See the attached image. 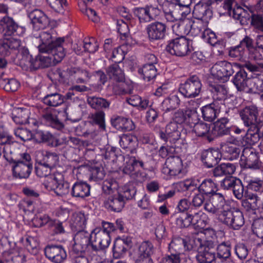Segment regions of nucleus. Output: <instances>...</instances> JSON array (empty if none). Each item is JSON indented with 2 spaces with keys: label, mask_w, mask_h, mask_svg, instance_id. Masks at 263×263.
<instances>
[{
  "label": "nucleus",
  "mask_w": 263,
  "mask_h": 263,
  "mask_svg": "<svg viewBox=\"0 0 263 263\" xmlns=\"http://www.w3.org/2000/svg\"><path fill=\"white\" fill-rule=\"evenodd\" d=\"M39 37L41 42L37 46L39 52L52 54L54 63L57 64L60 63L65 56L63 47L64 39L58 37L54 40L48 31L41 32Z\"/></svg>",
  "instance_id": "f257e3e1"
},
{
  "label": "nucleus",
  "mask_w": 263,
  "mask_h": 263,
  "mask_svg": "<svg viewBox=\"0 0 263 263\" xmlns=\"http://www.w3.org/2000/svg\"><path fill=\"white\" fill-rule=\"evenodd\" d=\"M11 160L13 176L20 179L28 178L33 168L30 155L27 153H20L19 157L12 159Z\"/></svg>",
  "instance_id": "f03ea898"
},
{
  "label": "nucleus",
  "mask_w": 263,
  "mask_h": 263,
  "mask_svg": "<svg viewBox=\"0 0 263 263\" xmlns=\"http://www.w3.org/2000/svg\"><path fill=\"white\" fill-rule=\"evenodd\" d=\"M219 220L229 228L235 230L240 229L245 223L242 213L234 209L223 210L219 215Z\"/></svg>",
  "instance_id": "7ed1b4c3"
},
{
  "label": "nucleus",
  "mask_w": 263,
  "mask_h": 263,
  "mask_svg": "<svg viewBox=\"0 0 263 263\" xmlns=\"http://www.w3.org/2000/svg\"><path fill=\"white\" fill-rule=\"evenodd\" d=\"M192 41L185 37H178L168 42L166 50L172 55L183 57L193 50Z\"/></svg>",
  "instance_id": "20e7f679"
},
{
  "label": "nucleus",
  "mask_w": 263,
  "mask_h": 263,
  "mask_svg": "<svg viewBox=\"0 0 263 263\" xmlns=\"http://www.w3.org/2000/svg\"><path fill=\"white\" fill-rule=\"evenodd\" d=\"M201 87L199 78L196 75H193L180 85L179 91L186 98H195L200 93Z\"/></svg>",
  "instance_id": "39448f33"
},
{
  "label": "nucleus",
  "mask_w": 263,
  "mask_h": 263,
  "mask_svg": "<svg viewBox=\"0 0 263 263\" xmlns=\"http://www.w3.org/2000/svg\"><path fill=\"white\" fill-rule=\"evenodd\" d=\"M260 109L254 104L247 105L239 110V115L245 126L263 124L259 118Z\"/></svg>",
  "instance_id": "423d86ee"
},
{
  "label": "nucleus",
  "mask_w": 263,
  "mask_h": 263,
  "mask_svg": "<svg viewBox=\"0 0 263 263\" xmlns=\"http://www.w3.org/2000/svg\"><path fill=\"white\" fill-rule=\"evenodd\" d=\"M240 164L244 168L253 170L259 169L261 166L258 154L254 148L248 146L245 147L242 151Z\"/></svg>",
  "instance_id": "0eeeda50"
},
{
  "label": "nucleus",
  "mask_w": 263,
  "mask_h": 263,
  "mask_svg": "<svg viewBox=\"0 0 263 263\" xmlns=\"http://www.w3.org/2000/svg\"><path fill=\"white\" fill-rule=\"evenodd\" d=\"M133 12L140 23H146L155 20L161 11L157 6L147 5L144 7H135Z\"/></svg>",
  "instance_id": "6e6552de"
},
{
  "label": "nucleus",
  "mask_w": 263,
  "mask_h": 263,
  "mask_svg": "<svg viewBox=\"0 0 263 263\" xmlns=\"http://www.w3.org/2000/svg\"><path fill=\"white\" fill-rule=\"evenodd\" d=\"M45 186L47 190L54 191L60 196L67 195L69 192V184L63 180L61 174L49 177L48 182L45 183Z\"/></svg>",
  "instance_id": "1a4fd4ad"
},
{
  "label": "nucleus",
  "mask_w": 263,
  "mask_h": 263,
  "mask_svg": "<svg viewBox=\"0 0 263 263\" xmlns=\"http://www.w3.org/2000/svg\"><path fill=\"white\" fill-rule=\"evenodd\" d=\"M0 30L5 35H22L25 32V28L18 25L11 17L4 16L0 20Z\"/></svg>",
  "instance_id": "9d476101"
},
{
  "label": "nucleus",
  "mask_w": 263,
  "mask_h": 263,
  "mask_svg": "<svg viewBox=\"0 0 263 263\" xmlns=\"http://www.w3.org/2000/svg\"><path fill=\"white\" fill-rule=\"evenodd\" d=\"M162 172L173 176H183L185 174V171L183 169L181 158L174 156L168 157L163 167Z\"/></svg>",
  "instance_id": "9b49d317"
},
{
  "label": "nucleus",
  "mask_w": 263,
  "mask_h": 263,
  "mask_svg": "<svg viewBox=\"0 0 263 263\" xmlns=\"http://www.w3.org/2000/svg\"><path fill=\"white\" fill-rule=\"evenodd\" d=\"M220 185L224 190L232 191L234 195L237 199H241L242 198L244 187L239 179L229 176L222 180Z\"/></svg>",
  "instance_id": "f8f14e48"
},
{
  "label": "nucleus",
  "mask_w": 263,
  "mask_h": 263,
  "mask_svg": "<svg viewBox=\"0 0 263 263\" xmlns=\"http://www.w3.org/2000/svg\"><path fill=\"white\" fill-rule=\"evenodd\" d=\"M110 240V235L94 229L92 231L90 248L95 252L104 250L108 247Z\"/></svg>",
  "instance_id": "ddd939ff"
},
{
  "label": "nucleus",
  "mask_w": 263,
  "mask_h": 263,
  "mask_svg": "<svg viewBox=\"0 0 263 263\" xmlns=\"http://www.w3.org/2000/svg\"><path fill=\"white\" fill-rule=\"evenodd\" d=\"M145 29L147 37L151 42L163 40L166 34V25L158 21L150 23Z\"/></svg>",
  "instance_id": "4468645a"
},
{
  "label": "nucleus",
  "mask_w": 263,
  "mask_h": 263,
  "mask_svg": "<svg viewBox=\"0 0 263 263\" xmlns=\"http://www.w3.org/2000/svg\"><path fill=\"white\" fill-rule=\"evenodd\" d=\"M45 256L53 263H63L67 258L65 249L61 245H48L44 249Z\"/></svg>",
  "instance_id": "2eb2a0df"
},
{
  "label": "nucleus",
  "mask_w": 263,
  "mask_h": 263,
  "mask_svg": "<svg viewBox=\"0 0 263 263\" xmlns=\"http://www.w3.org/2000/svg\"><path fill=\"white\" fill-rule=\"evenodd\" d=\"M91 234L83 231H78L75 235L73 240V250L77 252H85L87 249H91L90 246L91 241Z\"/></svg>",
  "instance_id": "dca6fc26"
},
{
  "label": "nucleus",
  "mask_w": 263,
  "mask_h": 263,
  "mask_svg": "<svg viewBox=\"0 0 263 263\" xmlns=\"http://www.w3.org/2000/svg\"><path fill=\"white\" fill-rule=\"evenodd\" d=\"M26 261V256L15 247V243L3 252L0 259V263H25Z\"/></svg>",
  "instance_id": "f3484780"
},
{
  "label": "nucleus",
  "mask_w": 263,
  "mask_h": 263,
  "mask_svg": "<svg viewBox=\"0 0 263 263\" xmlns=\"http://www.w3.org/2000/svg\"><path fill=\"white\" fill-rule=\"evenodd\" d=\"M133 246L132 237L123 236L116 239L113 247V255L115 258L123 257L127 251Z\"/></svg>",
  "instance_id": "a211bd4d"
},
{
  "label": "nucleus",
  "mask_w": 263,
  "mask_h": 263,
  "mask_svg": "<svg viewBox=\"0 0 263 263\" xmlns=\"http://www.w3.org/2000/svg\"><path fill=\"white\" fill-rule=\"evenodd\" d=\"M179 26L184 28L185 34L194 36L202 34L206 29L204 23L200 20H187Z\"/></svg>",
  "instance_id": "6ab92c4d"
},
{
  "label": "nucleus",
  "mask_w": 263,
  "mask_h": 263,
  "mask_svg": "<svg viewBox=\"0 0 263 263\" xmlns=\"http://www.w3.org/2000/svg\"><path fill=\"white\" fill-rule=\"evenodd\" d=\"M74 74L76 77L82 76L86 78L89 77L88 72L85 70L80 69L79 67H70L67 68L66 71H62L60 68H58L57 71L54 73L55 79L61 83H64L67 77Z\"/></svg>",
  "instance_id": "aec40b11"
},
{
  "label": "nucleus",
  "mask_w": 263,
  "mask_h": 263,
  "mask_svg": "<svg viewBox=\"0 0 263 263\" xmlns=\"http://www.w3.org/2000/svg\"><path fill=\"white\" fill-rule=\"evenodd\" d=\"M28 15L31 20L34 29H43L48 26L49 20L47 15L42 10L35 9L28 12Z\"/></svg>",
  "instance_id": "412c9836"
},
{
  "label": "nucleus",
  "mask_w": 263,
  "mask_h": 263,
  "mask_svg": "<svg viewBox=\"0 0 263 263\" xmlns=\"http://www.w3.org/2000/svg\"><path fill=\"white\" fill-rule=\"evenodd\" d=\"M262 125L256 124L247 126L248 127L247 132L242 139L243 146L254 145L259 141L261 138L260 129Z\"/></svg>",
  "instance_id": "4be33fe9"
},
{
  "label": "nucleus",
  "mask_w": 263,
  "mask_h": 263,
  "mask_svg": "<svg viewBox=\"0 0 263 263\" xmlns=\"http://www.w3.org/2000/svg\"><path fill=\"white\" fill-rule=\"evenodd\" d=\"M221 159V154L217 150L211 148L204 150L201 155V160L208 168L216 165Z\"/></svg>",
  "instance_id": "5701e85b"
},
{
  "label": "nucleus",
  "mask_w": 263,
  "mask_h": 263,
  "mask_svg": "<svg viewBox=\"0 0 263 263\" xmlns=\"http://www.w3.org/2000/svg\"><path fill=\"white\" fill-rule=\"evenodd\" d=\"M21 45L20 40L13 37L0 39V54L8 55L13 50L19 49Z\"/></svg>",
  "instance_id": "b1692460"
},
{
  "label": "nucleus",
  "mask_w": 263,
  "mask_h": 263,
  "mask_svg": "<svg viewBox=\"0 0 263 263\" xmlns=\"http://www.w3.org/2000/svg\"><path fill=\"white\" fill-rule=\"evenodd\" d=\"M119 144L126 152L134 154L138 146V140L136 136L132 135L122 134L120 136Z\"/></svg>",
  "instance_id": "393cba45"
},
{
  "label": "nucleus",
  "mask_w": 263,
  "mask_h": 263,
  "mask_svg": "<svg viewBox=\"0 0 263 263\" xmlns=\"http://www.w3.org/2000/svg\"><path fill=\"white\" fill-rule=\"evenodd\" d=\"M253 46L252 40L249 36H246L238 46L231 47L229 50V55L233 58H237L240 60L244 54L245 47L249 49Z\"/></svg>",
  "instance_id": "a878e982"
},
{
  "label": "nucleus",
  "mask_w": 263,
  "mask_h": 263,
  "mask_svg": "<svg viewBox=\"0 0 263 263\" xmlns=\"http://www.w3.org/2000/svg\"><path fill=\"white\" fill-rule=\"evenodd\" d=\"M229 119L227 118H221L214 124L212 130L213 138L217 136H222L230 134Z\"/></svg>",
  "instance_id": "bb28decb"
},
{
  "label": "nucleus",
  "mask_w": 263,
  "mask_h": 263,
  "mask_svg": "<svg viewBox=\"0 0 263 263\" xmlns=\"http://www.w3.org/2000/svg\"><path fill=\"white\" fill-rule=\"evenodd\" d=\"M125 201L120 195L119 193L114 195L108 196L104 201V206L108 210L119 212L124 206Z\"/></svg>",
  "instance_id": "cd10ccee"
},
{
  "label": "nucleus",
  "mask_w": 263,
  "mask_h": 263,
  "mask_svg": "<svg viewBox=\"0 0 263 263\" xmlns=\"http://www.w3.org/2000/svg\"><path fill=\"white\" fill-rule=\"evenodd\" d=\"M53 112V109L49 107H46L43 110L41 117L47 124L53 128L60 130L63 128L64 125Z\"/></svg>",
  "instance_id": "c85d7f7f"
},
{
  "label": "nucleus",
  "mask_w": 263,
  "mask_h": 263,
  "mask_svg": "<svg viewBox=\"0 0 263 263\" xmlns=\"http://www.w3.org/2000/svg\"><path fill=\"white\" fill-rule=\"evenodd\" d=\"M111 124L116 129L122 132L131 131L135 128L132 120L120 116L111 119Z\"/></svg>",
  "instance_id": "c756f323"
},
{
  "label": "nucleus",
  "mask_w": 263,
  "mask_h": 263,
  "mask_svg": "<svg viewBox=\"0 0 263 263\" xmlns=\"http://www.w3.org/2000/svg\"><path fill=\"white\" fill-rule=\"evenodd\" d=\"M154 248L152 243L148 241L142 242L135 252V258L144 259L151 258V256L154 253Z\"/></svg>",
  "instance_id": "7c9ffc66"
},
{
  "label": "nucleus",
  "mask_w": 263,
  "mask_h": 263,
  "mask_svg": "<svg viewBox=\"0 0 263 263\" xmlns=\"http://www.w3.org/2000/svg\"><path fill=\"white\" fill-rule=\"evenodd\" d=\"M262 198L257 194L250 193L248 195L247 199L242 201V206L247 211H254L260 209Z\"/></svg>",
  "instance_id": "2f4dec72"
},
{
  "label": "nucleus",
  "mask_w": 263,
  "mask_h": 263,
  "mask_svg": "<svg viewBox=\"0 0 263 263\" xmlns=\"http://www.w3.org/2000/svg\"><path fill=\"white\" fill-rule=\"evenodd\" d=\"M234 1L235 0H225L222 8L227 11L224 12L225 13L228 14L234 19L239 21L244 9L236 5L233 7Z\"/></svg>",
  "instance_id": "473e14b6"
},
{
  "label": "nucleus",
  "mask_w": 263,
  "mask_h": 263,
  "mask_svg": "<svg viewBox=\"0 0 263 263\" xmlns=\"http://www.w3.org/2000/svg\"><path fill=\"white\" fill-rule=\"evenodd\" d=\"M233 72L232 67H212L210 69L213 77L223 82L227 81Z\"/></svg>",
  "instance_id": "72a5a7b5"
},
{
  "label": "nucleus",
  "mask_w": 263,
  "mask_h": 263,
  "mask_svg": "<svg viewBox=\"0 0 263 263\" xmlns=\"http://www.w3.org/2000/svg\"><path fill=\"white\" fill-rule=\"evenodd\" d=\"M90 185L84 182H76L71 189V195L77 198H84L90 195Z\"/></svg>",
  "instance_id": "f704fd0d"
},
{
  "label": "nucleus",
  "mask_w": 263,
  "mask_h": 263,
  "mask_svg": "<svg viewBox=\"0 0 263 263\" xmlns=\"http://www.w3.org/2000/svg\"><path fill=\"white\" fill-rule=\"evenodd\" d=\"M193 130L196 136L204 137L209 141H211L214 138L212 130H210V125L203 122H197L194 125Z\"/></svg>",
  "instance_id": "c9c22d12"
},
{
  "label": "nucleus",
  "mask_w": 263,
  "mask_h": 263,
  "mask_svg": "<svg viewBox=\"0 0 263 263\" xmlns=\"http://www.w3.org/2000/svg\"><path fill=\"white\" fill-rule=\"evenodd\" d=\"M250 80L247 79L246 71L240 69L235 74L233 82L238 90L248 92V81Z\"/></svg>",
  "instance_id": "e433bc0d"
},
{
  "label": "nucleus",
  "mask_w": 263,
  "mask_h": 263,
  "mask_svg": "<svg viewBox=\"0 0 263 263\" xmlns=\"http://www.w3.org/2000/svg\"><path fill=\"white\" fill-rule=\"evenodd\" d=\"M237 166V165L234 163H221L213 170V176L217 177L226 175H231L235 172Z\"/></svg>",
  "instance_id": "4c0bfd02"
},
{
  "label": "nucleus",
  "mask_w": 263,
  "mask_h": 263,
  "mask_svg": "<svg viewBox=\"0 0 263 263\" xmlns=\"http://www.w3.org/2000/svg\"><path fill=\"white\" fill-rule=\"evenodd\" d=\"M218 190L217 185L211 179H205L198 185V191L209 197Z\"/></svg>",
  "instance_id": "58836bf2"
},
{
  "label": "nucleus",
  "mask_w": 263,
  "mask_h": 263,
  "mask_svg": "<svg viewBox=\"0 0 263 263\" xmlns=\"http://www.w3.org/2000/svg\"><path fill=\"white\" fill-rule=\"evenodd\" d=\"M231 244L229 241H223L217 247V255L220 259V263H226V261L231 256Z\"/></svg>",
  "instance_id": "ea45409f"
},
{
  "label": "nucleus",
  "mask_w": 263,
  "mask_h": 263,
  "mask_svg": "<svg viewBox=\"0 0 263 263\" xmlns=\"http://www.w3.org/2000/svg\"><path fill=\"white\" fill-rule=\"evenodd\" d=\"M183 248L189 250L186 241L180 237H173L168 246V251L170 253L177 254L180 256V251Z\"/></svg>",
  "instance_id": "a19ab883"
},
{
  "label": "nucleus",
  "mask_w": 263,
  "mask_h": 263,
  "mask_svg": "<svg viewBox=\"0 0 263 263\" xmlns=\"http://www.w3.org/2000/svg\"><path fill=\"white\" fill-rule=\"evenodd\" d=\"M87 218L84 213L76 212L71 218V226L76 231H83L86 228Z\"/></svg>",
  "instance_id": "79ce46f5"
},
{
  "label": "nucleus",
  "mask_w": 263,
  "mask_h": 263,
  "mask_svg": "<svg viewBox=\"0 0 263 263\" xmlns=\"http://www.w3.org/2000/svg\"><path fill=\"white\" fill-rule=\"evenodd\" d=\"M209 89L217 100H223L227 97L228 90L225 85L209 83Z\"/></svg>",
  "instance_id": "37998d69"
},
{
  "label": "nucleus",
  "mask_w": 263,
  "mask_h": 263,
  "mask_svg": "<svg viewBox=\"0 0 263 263\" xmlns=\"http://www.w3.org/2000/svg\"><path fill=\"white\" fill-rule=\"evenodd\" d=\"M221 149L224 157L231 161L238 159L241 152L239 147L227 144H223Z\"/></svg>",
  "instance_id": "c03bdc74"
},
{
  "label": "nucleus",
  "mask_w": 263,
  "mask_h": 263,
  "mask_svg": "<svg viewBox=\"0 0 263 263\" xmlns=\"http://www.w3.org/2000/svg\"><path fill=\"white\" fill-rule=\"evenodd\" d=\"M197 259L199 263H220L216 260L215 253L213 250H203L197 256Z\"/></svg>",
  "instance_id": "a18cd8bd"
},
{
  "label": "nucleus",
  "mask_w": 263,
  "mask_h": 263,
  "mask_svg": "<svg viewBox=\"0 0 263 263\" xmlns=\"http://www.w3.org/2000/svg\"><path fill=\"white\" fill-rule=\"evenodd\" d=\"M43 102L49 106L57 107L64 102V98L61 94L54 92L47 94L43 98Z\"/></svg>",
  "instance_id": "49530a36"
},
{
  "label": "nucleus",
  "mask_w": 263,
  "mask_h": 263,
  "mask_svg": "<svg viewBox=\"0 0 263 263\" xmlns=\"http://www.w3.org/2000/svg\"><path fill=\"white\" fill-rule=\"evenodd\" d=\"M88 104L93 108L97 110L108 108L110 102L103 98L96 97H88Z\"/></svg>",
  "instance_id": "de8ad7c7"
},
{
  "label": "nucleus",
  "mask_w": 263,
  "mask_h": 263,
  "mask_svg": "<svg viewBox=\"0 0 263 263\" xmlns=\"http://www.w3.org/2000/svg\"><path fill=\"white\" fill-rule=\"evenodd\" d=\"M180 100L177 95H173L165 99L162 103L163 110L168 112L178 108L180 105Z\"/></svg>",
  "instance_id": "09e8293b"
},
{
  "label": "nucleus",
  "mask_w": 263,
  "mask_h": 263,
  "mask_svg": "<svg viewBox=\"0 0 263 263\" xmlns=\"http://www.w3.org/2000/svg\"><path fill=\"white\" fill-rule=\"evenodd\" d=\"M201 112L204 120L212 122L217 118L218 110L215 108L214 104H210L202 107Z\"/></svg>",
  "instance_id": "8fccbe9b"
},
{
  "label": "nucleus",
  "mask_w": 263,
  "mask_h": 263,
  "mask_svg": "<svg viewBox=\"0 0 263 263\" xmlns=\"http://www.w3.org/2000/svg\"><path fill=\"white\" fill-rule=\"evenodd\" d=\"M211 11L207 5L201 3L197 4L194 8L193 14L196 20H201L205 17H210Z\"/></svg>",
  "instance_id": "3c124183"
},
{
  "label": "nucleus",
  "mask_w": 263,
  "mask_h": 263,
  "mask_svg": "<svg viewBox=\"0 0 263 263\" xmlns=\"http://www.w3.org/2000/svg\"><path fill=\"white\" fill-rule=\"evenodd\" d=\"M102 188L103 193L109 196L119 193L118 191V183L114 179H108L104 181Z\"/></svg>",
  "instance_id": "603ef678"
},
{
  "label": "nucleus",
  "mask_w": 263,
  "mask_h": 263,
  "mask_svg": "<svg viewBox=\"0 0 263 263\" xmlns=\"http://www.w3.org/2000/svg\"><path fill=\"white\" fill-rule=\"evenodd\" d=\"M138 165L143 168L144 163L142 161L137 160L135 157H131L129 161L126 162L123 168V173L130 176L137 170Z\"/></svg>",
  "instance_id": "864d4df0"
},
{
  "label": "nucleus",
  "mask_w": 263,
  "mask_h": 263,
  "mask_svg": "<svg viewBox=\"0 0 263 263\" xmlns=\"http://www.w3.org/2000/svg\"><path fill=\"white\" fill-rule=\"evenodd\" d=\"M136 189L132 182H128L119 191L120 195L125 202L126 200L133 199L136 194Z\"/></svg>",
  "instance_id": "5fc2aeb1"
},
{
  "label": "nucleus",
  "mask_w": 263,
  "mask_h": 263,
  "mask_svg": "<svg viewBox=\"0 0 263 263\" xmlns=\"http://www.w3.org/2000/svg\"><path fill=\"white\" fill-rule=\"evenodd\" d=\"M178 124L174 122L169 123L166 126L165 132L171 138V142L175 143L180 140V133L178 130Z\"/></svg>",
  "instance_id": "6e6d98bb"
},
{
  "label": "nucleus",
  "mask_w": 263,
  "mask_h": 263,
  "mask_svg": "<svg viewBox=\"0 0 263 263\" xmlns=\"http://www.w3.org/2000/svg\"><path fill=\"white\" fill-rule=\"evenodd\" d=\"M248 86L247 92L259 93L263 91V80L257 77L250 79Z\"/></svg>",
  "instance_id": "4d7b16f0"
},
{
  "label": "nucleus",
  "mask_w": 263,
  "mask_h": 263,
  "mask_svg": "<svg viewBox=\"0 0 263 263\" xmlns=\"http://www.w3.org/2000/svg\"><path fill=\"white\" fill-rule=\"evenodd\" d=\"M51 167L46 166L45 164H43L40 161L38 162L37 164L35 167V173L36 175L39 177H47V179L45 183H47L48 180V178L50 177H53L50 175L51 169Z\"/></svg>",
  "instance_id": "13d9d810"
},
{
  "label": "nucleus",
  "mask_w": 263,
  "mask_h": 263,
  "mask_svg": "<svg viewBox=\"0 0 263 263\" xmlns=\"http://www.w3.org/2000/svg\"><path fill=\"white\" fill-rule=\"evenodd\" d=\"M126 101L129 104L135 107H138L141 109H146L149 103L148 100H142V98L138 95L131 96L126 99Z\"/></svg>",
  "instance_id": "bf43d9fd"
},
{
  "label": "nucleus",
  "mask_w": 263,
  "mask_h": 263,
  "mask_svg": "<svg viewBox=\"0 0 263 263\" xmlns=\"http://www.w3.org/2000/svg\"><path fill=\"white\" fill-rule=\"evenodd\" d=\"M58 160L59 157L56 153L46 152L43 155V158L40 161L42 162L43 164H45L46 166L53 168L57 164Z\"/></svg>",
  "instance_id": "052dcab7"
},
{
  "label": "nucleus",
  "mask_w": 263,
  "mask_h": 263,
  "mask_svg": "<svg viewBox=\"0 0 263 263\" xmlns=\"http://www.w3.org/2000/svg\"><path fill=\"white\" fill-rule=\"evenodd\" d=\"M138 72L144 80L150 81L157 76V69L155 67H142L138 69Z\"/></svg>",
  "instance_id": "680f3d73"
},
{
  "label": "nucleus",
  "mask_w": 263,
  "mask_h": 263,
  "mask_svg": "<svg viewBox=\"0 0 263 263\" xmlns=\"http://www.w3.org/2000/svg\"><path fill=\"white\" fill-rule=\"evenodd\" d=\"M106 72L111 79L117 82H121L124 79V72L120 67H108Z\"/></svg>",
  "instance_id": "e2e57ef3"
},
{
  "label": "nucleus",
  "mask_w": 263,
  "mask_h": 263,
  "mask_svg": "<svg viewBox=\"0 0 263 263\" xmlns=\"http://www.w3.org/2000/svg\"><path fill=\"white\" fill-rule=\"evenodd\" d=\"M52 135L48 132L36 129L33 136V139L37 143L46 142L51 140Z\"/></svg>",
  "instance_id": "0e129e2a"
},
{
  "label": "nucleus",
  "mask_w": 263,
  "mask_h": 263,
  "mask_svg": "<svg viewBox=\"0 0 263 263\" xmlns=\"http://www.w3.org/2000/svg\"><path fill=\"white\" fill-rule=\"evenodd\" d=\"M204 213L201 211H198L191 213L192 225L199 229H203L205 226V221L203 219Z\"/></svg>",
  "instance_id": "69168bd1"
},
{
  "label": "nucleus",
  "mask_w": 263,
  "mask_h": 263,
  "mask_svg": "<svg viewBox=\"0 0 263 263\" xmlns=\"http://www.w3.org/2000/svg\"><path fill=\"white\" fill-rule=\"evenodd\" d=\"M19 62L15 63L17 66H33L34 64V60L30 54L28 50L24 51L23 53L18 57Z\"/></svg>",
  "instance_id": "338daca9"
},
{
  "label": "nucleus",
  "mask_w": 263,
  "mask_h": 263,
  "mask_svg": "<svg viewBox=\"0 0 263 263\" xmlns=\"http://www.w3.org/2000/svg\"><path fill=\"white\" fill-rule=\"evenodd\" d=\"M115 84L113 86V92L116 95H123L125 94H130L133 91V89L128 87V85L124 82H120Z\"/></svg>",
  "instance_id": "774afa93"
}]
</instances>
